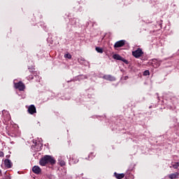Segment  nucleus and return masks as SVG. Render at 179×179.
Wrapping results in <instances>:
<instances>
[{"label":"nucleus","mask_w":179,"mask_h":179,"mask_svg":"<svg viewBox=\"0 0 179 179\" xmlns=\"http://www.w3.org/2000/svg\"><path fill=\"white\" fill-rule=\"evenodd\" d=\"M64 58H68V59H71L72 58V55L69 53L64 55Z\"/></svg>","instance_id":"16"},{"label":"nucleus","mask_w":179,"mask_h":179,"mask_svg":"<svg viewBox=\"0 0 179 179\" xmlns=\"http://www.w3.org/2000/svg\"><path fill=\"white\" fill-rule=\"evenodd\" d=\"M114 176L117 179H122V178H124V177H125V174L124 173H117V172H115Z\"/></svg>","instance_id":"9"},{"label":"nucleus","mask_w":179,"mask_h":179,"mask_svg":"<svg viewBox=\"0 0 179 179\" xmlns=\"http://www.w3.org/2000/svg\"><path fill=\"white\" fill-rule=\"evenodd\" d=\"M113 57L114 59H117V61H122L124 64H128V60L124 59V57H121L120 55H114Z\"/></svg>","instance_id":"4"},{"label":"nucleus","mask_w":179,"mask_h":179,"mask_svg":"<svg viewBox=\"0 0 179 179\" xmlns=\"http://www.w3.org/2000/svg\"><path fill=\"white\" fill-rule=\"evenodd\" d=\"M28 113L29 114H35V113H37V110H36V106L34 105H31L28 108Z\"/></svg>","instance_id":"6"},{"label":"nucleus","mask_w":179,"mask_h":179,"mask_svg":"<svg viewBox=\"0 0 179 179\" xmlns=\"http://www.w3.org/2000/svg\"><path fill=\"white\" fill-rule=\"evenodd\" d=\"M4 164L7 169H10V167H12V162L8 159L4 160Z\"/></svg>","instance_id":"10"},{"label":"nucleus","mask_w":179,"mask_h":179,"mask_svg":"<svg viewBox=\"0 0 179 179\" xmlns=\"http://www.w3.org/2000/svg\"><path fill=\"white\" fill-rule=\"evenodd\" d=\"M32 171L33 173H34L35 174H41V169H40L38 167V166H34L32 168Z\"/></svg>","instance_id":"7"},{"label":"nucleus","mask_w":179,"mask_h":179,"mask_svg":"<svg viewBox=\"0 0 179 179\" xmlns=\"http://www.w3.org/2000/svg\"><path fill=\"white\" fill-rule=\"evenodd\" d=\"M72 160H74V163H78L79 162V159L76 158H73Z\"/></svg>","instance_id":"18"},{"label":"nucleus","mask_w":179,"mask_h":179,"mask_svg":"<svg viewBox=\"0 0 179 179\" xmlns=\"http://www.w3.org/2000/svg\"><path fill=\"white\" fill-rule=\"evenodd\" d=\"M177 177H178V173H171V174L169 175V178H170V179H176V178H177Z\"/></svg>","instance_id":"11"},{"label":"nucleus","mask_w":179,"mask_h":179,"mask_svg":"<svg viewBox=\"0 0 179 179\" xmlns=\"http://www.w3.org/2000/svg\"><path fill=\"white\" fill-rule=\"evenodd\" d=\"M0 173H1V170H0Z\"/></svg>","instance_id":"22"},{"label":"nucleus","mask_w":179,"mask_h":179,"mask_svg":"<svg viewBox=\"0 0 179 179\" xmlns=\"http://www.w3.org/2000/svg\"><path fill=\"white\" fill-rule=\"evenodd\" d=\"M57 163L55 158L50 155H45V166L46 167H53L54 164Z\"/></svg>","instance_id":"1"},{"label":"nucleus","mask_w":179,"mask_h":179,"mask_svg":"<svg viewBox=\"0 0 179 179\" xmlns=\"http://www.w3.org/2000/svg\"><path fill=\"white\" fill-rule=\"evenodd\" d=\"M94 157H96V154H94V152H91L88 156V159H93Z\"/></svg>","instance_id":"14"},{"label":"nucleus","mask_w":179,"mask_h":179,"mask_svg":"<svg viewBox=\"0 0 179 179\" xmlns=\"http://www.w3.org/2000/svg\"><path fill=\"white\" fill-rule=\"evenodd\" d=\"M15 89H18L20 92L24 90L25 86L22 81H20L18 83L15 84Z\"/></svg>","instance_id":"3"},{"label":"nucleus","mask_w":179,"mask_h":179,"mask_svg":"<svg viewBox=\"0 0 179 179\" xmlns=\"http://www.w3.org/2000/svg\"><path fill=\"white\" fill-rule=\"evenodd\" d=\"M103 78L106 80H110V82H113V80H115V78H114L111 75L103 76Z\"/></svg>","instance_id":"8"},{"label":"nucleus","mask_w":179,"mask_h":179,"mask_svg":"<svg viewBox=\"0 0 179 179\" xmlns=\"http://www.w3.org/2000/svg\"><path fill=\"white\" fill-rule=\"evenodd\" d=\"M39 163L41 166H45V156L41 159Z\"/></svg>","instance_id":"12"},{"label":"nucleus","mask_w":179,"mask_h":179,"mask_svg":"<svg viewBox=\"0 0 179 179\" xmlns=\"http://www.w3.org/2000/svg\"><path fill=\"white\" fill-rule=\"evenodd\" d=\"M132 55L135 58H139L143 55V51H142V49L138 48L136 50L132 52Z\"/></svg>","instance_id":"2"},{"label":"nucleus","mask_w":179,"mask_h":179,"mask_svg":"<svg viewBox=\"0 0 179 179\" xmlns=\"http://www.w3.org/2000/svg\"><path fill=\"white\" fill-rule=\"evenodd\" d=\"M96 51H97V52H99L100 54H103V48H101L96 47Z\"/></svg>","instance_id":"13"},{"label":"nucleus","mask_w":179,"mask_h":179,"mask_svg":"<svg viewBox=\"0 0 179 179\" xmlns=\"http://www.w3.org/2000/svg\"><path fill=\"white\" fill-rule=\"evenodd\" d=\"M149 75H150V73L149 72V70L145 71L143 72V76H149Z\"/></svg>","instance_id":"17"},{"label":"nucleus","mask_w":179,"mask_h":179,"mask_svg":"<svg viewBox=\"0 0 179 179\" xmlns=\"http://www.w3.org/2000/svg\"><path fill=\"white\" fill-rule=\"evenodd\" d=\"M3 156H4L3 152L0 151V157H3Z\"/></svg>","instance_id":"19"},{"label":"nucleus","mask_w":179,"mask_h":179,"mask_svg":"<svg viewBox=\"0 0 179 179\" xmlns=\"http://www.w3.org/2000/svg\"><path fill=\"white\" fill-rule=\"evenodd\" d=\"M59 166H61V167H64V166H65L66 163L64 162V160H60V161H59Z\"/></svg>","instance_id":"15"},{"label":"nucleus","mask_w":179,"mask_h":179,"mask_svg":"<svg viewBox=\"0 0 179 179\" xmlns=\"http://www.w3.org/2000/svg\"><path fill=\"white\" fill-rule=\"evenodd\" d=\"M6 157H9V156L8 157V156H6Z\"/></svg>","instance_id":"20"},{"label":"nucleus","mask_w":179,"mask_h":179,"mask_svg":"<svg viewBox=\"0 0 179 179\" xmlns=\"http://www.w3.org/2000/svg\"><path fill=\"white\" fill-rule=\"evenodd\" d=\"M177 164H178V166H179V165H178V163H177Z\"/></svg>","instance_id":"21"},{"label":"nucleus","mask_w":179,"mask_h":179,"mask_svg":"<svg viewBox=\"0 0 179 179\" xmlns=\"http://www.w3.org/2000/svg\"><path fill=\"white\" fill-rule=\"evenodd\" d=\"M125 45V41L122 40L116 42L114 45L115 48H120L121 47H124Z\"/></svg>","instance_id":"5"}]
</instances>
